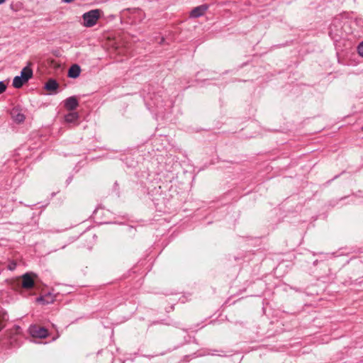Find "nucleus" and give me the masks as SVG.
I'll use <instances>...</instances> for the list:
<instances>
[{
    "label": "nucleus",
    "mask_w": 363,
    "mask_h": 363,
    "mask_svg": "<svg viewBox=\"0 0 363 363\" xmlns=\"http://www.w3.org/2000/svg\"><path fill=\"white\" fill-rule=\"evenodd\" d=\"M79 118V115L76 112L69 113L65 116V121L67 123H74Z\"/></svg>",
    "instance_id": "obj_11"
},
{
    "label": "nucleus",
    "mask_w": 363,
    "mask_h": 363,
    "mask_svg": "<svg viewBox=\"0 0 363 363\" xmlns=\"http://www.w3.org/2000/svg\"><path fill=\"white\" fill-rule=\"evenodd\" d=\"M6 89V85L4 82H0V94L4 93Z\"/></svg>",
    "instance_id": "obj_12"
},
{
    "label": "nucleus",
    "mask_w": 363,
    "mask_h": 363,
    "mask_svg": "<svg viewBox=\"0 0 363 363\" xmlns=\"http://www.w3.org/2000/svg\"><path fill=\"white\" fill-rule=\"evenodd\" d=\"M38 301H42L43 303H49L50 302L52 301V300L51 301H45V297H40V298H38Z\"/></svg>",
    "instance_id": "obj_14"
},
{
    "label": "nucleus",
    "mask_w": 363,
    "mask_h": 363,
    "mask_svg": "<svg viewBox=\"0 0 363 363\" xmlns=\"http://www.w3.org/2000/svg\"><path fill=\"white\" fill-rule=\"evenodd\" d=\"M6 1V0H0V4H4Z\"/></svg>",
    "instance_id": "obj_17"
},
{
    "label": "nucleus",
    "mask_w": 363,
    "mask_h": 363,
    "mask_svg": "<svg viewBox=\"0 0 363 363\" xmlns=\"http://www.w3.org/2000/svg\"><path fill=\"white\" fill-rule=\"evenodd\" d=\"M2 326L0 325V331L2 330Z\"/></svg>",
    "instance_id": "obj_18"
},
{
    "label": "nucleus",
    "mask_w": 363,
    "mask_h": 363,
    "mask_svg": "<svg viewBox=\"0 0 363 363\" xmlns=\"http://www.w3.org/2000/svg\"><path fill=\"white\" fill-rule=\"evenodd\" d=\"M33 76V71L28 67H24L21 72L20 77L24 79V81H28Z\"/></svg>",
    "instance_id": "obj_8"
},
{
    "label": "nucleus",
    "mask_w": 363,
    "mask_h": 363,
    "mask_svg": "<svg viewBox=\"0 0 363 363\" xmlns=\"http://www.w3.org/2000/svg\"><path fill=\"white\" fill-rule=\"evenodd\" d=\"M45 87L47 90L55 91L58 88V84L55 79H50L47 82Z\"/></svg>",
    "instance_id": "obj_9"
},
{
    "label": "nucleus",
    "mask_w": 363,
    "mask_h": 363,
    "mask_svg": "<svg viewBox=\"0 0 363 363\" xmlns=\"http://www.w3.org/2000/svg\"><path fill=\"white\" fill-rule=\"evenodd\" d=\"M78 105V101L74 96L69 97L65 101V106L67 110H74Z\"/></svg>",
    "instance_id": "obj_4"
},
{
    "label": "nucleus",
    "mask_w": 363,
    "mask_h": 363,
    "mask_svg": "<svg viewBox=\"0 0 363 363\" xmlns=\"http://www.w3.org/2000/svg\"><path fill=\"white\" fill-rule=\"evenodd\" d=\"M74 1V0H62V1H63L65 3H67V4L71 3V2Z\"/></svg>",
    "instance_id": "obj_16"
},
{
    "label": "nucleus",
    "mask_w": 363,
    "mask_h": 363,
    "mask_svg": "<svg viewBox=\"0 0 363 363\" xmlns=\"http://www.w3.org/2000/svg\"><path fill=\"white\" fill-rule=\"evenodd\" d=\"M11 116L13 120L17 123H21L25 120L24 115L17 108H13L11 111Z\"/></svg>",
    "instance_id": "obj_5"
},
{
    "label": "nucleus",
    "mask_w": 363,
    "mask_h": 363,
    "mask_svg": "<svg viewBox=\"0 0 363 363\" xmlns=\"http://www.w3.org/2000/svg\"><path fill=\"white\" fill-rule=\"evenodd\" d=\"M80 72H81L80 67L78 65L74 64V65H72L70 67V68L69 69L68 77L70 78L75 79L79 76Z\"/></svg>",
    "instance_id": "obj_7"
},
{
    "label": "nucleus",
    "mask_w": 363,
    "mask_h": 363,
    "mask_svg": "<svg viewBox=\"0 0 363 363\" xmlns=\"http://www.w3.org/2000/svg\"><path fill=\"white\" fill-rule=\"evenodd\" d=\"M208 6L207 4H202L201 6L195 7L191 10L190 13V17L199 18L203 16L205 12L208 10Z\"/></svg>",
    "instance_id": "obj_3"
},
{
    "label": "nucleus",
    "mask_w": 363,
    "mask_h": 363,
    "mask_svg": "<svg viewBox=\"0 0 363 363\" xmlns=\"http://www.w3.org/2000/svg\"><path fill=\"white\" fill-rule=\"evenodd\" d=\"M34 285L33 279L29 274H25L22 277V286L25 289H31Z\"/></svg>",
    "instance_id": "obj_6"
},
{
    "label": "nucleus",
    "mask_w": 363,
    "mask_h": 363,
    "mask_svg": "<svg viewBox=\"0 0 363 363\" xmlns=\"http://www.w3.org/2000/svg\"><path fill=\"white\" fill-rule=\"evenodd\" d=\"M101 11L99 9L91 10L84 13L82 16L84 23L83 26L87 28L95 26L99 19Z\"/></svg>",
    "instance_id": "obj_1"
},
{
    "label": "nucleus",
    "mask_w": 363,
    "mask_h": 363,
    "mask_svg": "<svg viewBox=\"0 0 363 363\" xmlns=\"http://www.w3.org/2000/svg\"><path fill=\"white\" fill-rule=\"evenodd\" d=\"M30 334L33 337L45 338L48 336V330L43 328L38 325H31L29 328Z\"/></svg>",
    "instance_id": "obj_2"
},
{
    "label": "nucleus",
    "mask_w": 363,
    "mask_h": 363,
    "mask_svg": "<svg viewBox=\"0 0 363 363\" xmlns=\"http://www.w3.org/2000/svg\"><path fill=\"white\" fill-rule=\"evenodd\" d=\"M362 130H363V127L362 128Z\"/></svg>",
    "instance_id": "obj_19"
},
{
    "label": "nucleus",
    "mask_w": 363,
    "mask_h": 363,
    "mask_svg": "<svg viewBox=\"0 0 363 363\" xmlns=\"http://www.w3.org/2000/svg\"><path fill=\"white\" fill-rule=\"evenodd\" d=\"M358 52L361 56H363V42L358 46Z\"/></svg>",
    "instance_id": "obj_13"
},
{
    "label": "nucleus",
    "mask_w": 363,
    "mask_h": 363,
    "mask_svg": "<svg viewBox=\"0 0 363 363\" xmlns=\"http://www.w3.org/2000/svg\"><path fill=\"white\" fill-rule=\"evenodd\" d=\"M16 264L15 262H12L9 265V269L10 270H14L16 269Z\"/></svg>",
    "instance_id": "obj_15"
},
{
    "label": "nucleus",
    "mask_w": 363,
    "mask_h": 363,
    "mask_svg": "<svg viewBox=\"0 0 363 363\" xmlns=\"http://www.w3.org/2000/svg\"><path fill=\"white\" fill-rule=\"evenodd\" d=\"M27 82V81H24V79L21 77L20 76H16L14 77L13 80V86L15 88L19 89L21 88L24 83Z\"/></svg>",
    "instance_id": "obj_10"
}]
</instances>
